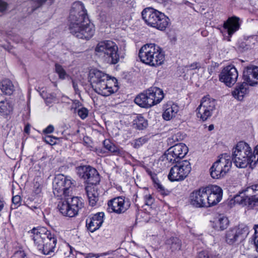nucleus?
Listing matches in <instances>:
<instances>
[{
	"instance_id": "obj_23",
	"label": "nucleus",
	"mask_w": 258,
	"mask_h": 258,
	"mask_svg": "<svg viewBox=\"0 0 258 258\" xmlns=\"http://www.w3.org/2000/svg\"><path fill=\"white\" fill-rule=\"evenodd\" d=\"M178 111L179 107L177 104L169 102L163 106V118L166 120H170L176 116Z\"/></svg>"
},
{
	"instance_id": "obj_43",
	"label": "nucleus",
	"mask_w": 258,
	"mask_h": 258,
	"mask_svg": "<svg viewBox=\"0 0 258 258\" xmlns=\"http://www.w3.org/2000/svg\"><path fill=\"white\" fill-rule=\"evenodd\" d=\"M21 198L19 195L14 196L12 198V206L16 209L21 205Z\"/></svg>"
},
{
	"instance_id": "obj_33",
	"label": "nucleus",
	"mask_w": 258,
	"mask_h": 258,
	"mask_svg": "<svg viewBox=\"0 0 258 258\" xmlns=\"http://www.w3.org/2000/svg\"><path fill=\"white\" fill-rule=\"evenodd\" d=\"M13 110V106L8 100L0 101V112L3 115H8Z\"/></svg>"
},
{
	"instance_id": "obj_48",
	"label": "nucleus",
	"mask_w": 258,
	"mask_h": 258,
	"mask_svg": "<svg viewBox=\"0 0 258 258\" xmlns=\"http://www.w3.org/2000/svg\"><path fill=\"white\" fill-rule=\"evenodd\" d=\"M146 205L150 206L151 205L154 201V198L151 195H146L144 197Z\"/></svg>"
},
{
	"instance_id": "obj_57",
	"label": "nucleus",
	"mask_w": 258,
	"mask_h": 258,
	"mask_svg": "<svg viewBox=\"0 0 258 258\" xmlns=\"http://www.w3.org/2000/svg\"><path fill=\"white\" fill-rule=\"evenodd\" d=\"M86 258H97V256L93 253H89Z\"/></svg>"
},
{
	"instance_id": "obj_13",
	"label": "nucleus",
	"mask_w": 258,
	"mask_h": 258,
	"mask_svg": "<svg viewBox=\"0 0 258 258\" xmlns=\"http://www.w3.org/2000/svg\"><path fill=\"white\" fill-rule=\"evenodd\" d=\"M216 101L207 95L202 98L201 103L197 108L198 117L203 121L209 119L216 110Z\"/></svg>"
},
{
	"instance_id": "obj_42",
	"label": "nucleus",
	"mask_w": 258,
	"mask_h": 258,
	"mask_svg": "<svg viewBox=\"0 0 258 258\" xmlns=\"http://www.w3.org/2000/svg\"><path fill=\"white\" fill-rule=\"evenodd\" d=\"M254 234L252 236V240L256 247V250L258 252V225H254Z\"/></svg>"
},
{
	"instance_id": "obj_60",
	"label": "nucleus",
	"mask_w": 258,
	"mask_h": 258,
	"mask_svg": "<svg viewBox=\"0 0 258 258\" xmlns=\"http://www.w3.org/2000/svg\"><path fill=\"white\" fill-rule=\"evenodd\" d=\"M30 208L33 211H34L35 210H38V208L35 206H32Z\"/></svg>"
},
{
	"instance_id": "obj_18",
	"label": "nucleus",
	"mask_w": 258,
	"mask_h": 258,
	"mask_svg": "<svg viewBox=\"0 0 258 258\" xmlns=\"http://www.w3.org/2000/svg\"><path fill=\"white\" fill-rule=\"evenodd\" d=\"M238 77L237 69L233 65H229L222 70L219 76V80L227 86L231 87L236 82Z\"/></svg>"
},
{
	"instance_id": "obj_36",
	"label": "nucleus",
	"mask_w": 258,
	"mask_h": 258,
	"mask_svg": "<svg viewBox=\"0 0 258 258\" xmlns=\"http://www.w3.org/2000/svg\"><path fill=\"white\" fill-rule=\"evenodd\" d=\"M104 147L111 152L117 154L119 151L116 147L110 143L109 140H105L103 142Z\"/></svg>"
},
{
	"instance_id": "obj_12",
	"label": "nucleus",
	"mask_w": 258,
	"mask_h": 258,
	"mask_svg": "<svg viewBox=\"0 0 258 258\" xmlns=\"http://www.w3.org/2000/svg\"><path fill=\"white\" fill-rule=\"evenodd\" d=\"M191 170L190 163L187 160L178 162L170 169L168 179L171 181H182L188 175Z\"/></svg>"
},
{
	"instance_id": "obj_47",
	"label": "nucleus",
	"mask_w": 258,
	"mask_h": 258,
	"mask_svg": "<svg viewBox=\"0 0 258 258\" xmlns=\"http://www.w3.org/2000/svg\"><path fill=\"white\" fill-rule=\"evenodd\" d=\"M56 138L53 137L51 136H46L44 138L45 142L50 145H54L55 144Z\"/></svg>"
},
{
	"instance_id": "obj_27",
	"label": "nucleus",
	"mask_w": 258,
	"mask_h": 258,
	"mask_svg": "<svg viewBox=\"0 0 258 258\" xmlns=\"http://www.w3.org/2000/svg\"><path fill=\"white\" fill-rule=\"evenodd\" d=\"M152 100H154V104L156 105L159 103L164 98V93L162 89L159 88L154 87L149 89Z\"/></svg>"
},
{
	"instance_id": "obj_32",
	"label": "nucleus",
	"mask_w": 258,
	"mask_h": 258,
	"mask_svg": "<svg viewBox=\"0 0 258 258\" xmlns=\"http://www.w3.org/2000/svg\"><path fill=\"white\" fill-rule=\"evenodd\" d=\"M97 70L91 69L89 73L88 80L91 86V89L95 93L97 92Z\"/></svg>"
},
{
	"instance_id": "obj_7",
	"label": "nucleus",
	"mask_w": 258,
	"mask_h": 258,
	"mask_svg": "<svg viewBox=\"0 0 258 258\" xmlns=\"http://www.w3.org/2000/svg\"><path fill=\"white\" fill-rule=\"evenodd\" d=\"M142 16L148 26L161 31L164 30L169 24V19L164 14L151 7L144 9Z\"/></svg>"
},
{
	"instance_id": "obj_56",
	"label": "nucleus",
	"mask_w": 258,
	"mask_h": 258,
	"mask_svg": "<svg viewBox=\"0 0 258 258\" xmlns=\"http://www.w3.org/2000/svg\"><path fill=\"white\" fill-rule=\"evenodd\" d=\"M73 86L76 92H77L79 91L78 84L77 83H76L74 81H73Z\"/></svg>"
},
{
	"instance_id": "obj_28",
	"label": "nucleus",
	"mask_w": 258,
	"mask_h": 258,
	"mask_svg": "<svg viewBox=\"0 0 258 258\" xmlns=\"http://www.w3.org/2000/svg\"><path fill=\"white\" fill-rule=\"evenodd\" d=\"M149 174L154 183V187L157 189L158 191L163 196L168 195L169 193V191L166 189L165 187L161 184L159 180L157 177V174L152 172H150Z\"/></svg>"
},
{
	"instance_id": "obj_10",
	"label": "nucleus",
	"mask_w": 258,
	"mask_h": 258,
	"mask_svg": "<svg viewBox=\"0 0 258 258\" xmlns=\"http://www.w3.org/2000/svg\"><path fill=\"white\" fill-rule=\"evenodd\" d=\"M84 207L83 200L78 197L67 198L60 201L57 205L59 212L64 216L73 217L78 215L80 210Z\"/></svg>"
},
{
	"instance_id": "obj_35",
	"label": "nucleus",
	"mask_w": 258,
	"mask_h": 258,
	"mask_svg": "<svg viewBox=\"0 0 258 258\" xmlns=\"http://www.w3.org/2000/svg\"><path fill=\"white\" fill-rule=\"evenodd\" d=\"M148 141V138L146 137H142L137 139L135 140L132 143V145L135 148H139L144 144L146 143Z\"/></svg>"
},
{
	"instance_id": "obj_8",
	"label": "nucleus",
	"mask_w": 258,
	"mask_h": 258,
	"mask_svg": "<svg viewBox=\"0 0 258 258\" xmlns=\"http://www.w3.org/2000/svg\"><path fill=\"white\" fill-rule=\"evenodd\" d=\"M75 181L69 176L56 175L53 181V192L58 197L72 196L75 188Z\"/></svg>"
},
{
	"instance_id": "obj_11",
	"label": "nucleus",
	"mask_w": 258,
	"mask_h": 258,
	"mask_svg": "<svg viewBox=\"0 0 258 258\" xmlns=\"http://www.w3.org/2000/svg\"><path fill=\"white\" fill-rule=\"evenodd\" d=\"M234 202L239 205L247 206L250 208L258 206V184L248 187L244 191L235 196Z\"/></svg>"
},
{
	"instance_id": "obj_45",
	"label": "nucleus",
	"mask_w": 258,
	"mask_h": 258,
	"mask_svg": "<svg viewBox=\"0 0 258 258\" xmlns=\"http://www.w3.org/2000/svg\"><path fill=\"white\" fill-rule=\"evenodd\" d=\"M199 258H218L216 255H209L208 252L206 250L200 251L198 254Z\"/></svg>"
},
{
	"instance_id": "obj_2",
	"label": "nucleus",
	"mask_w": 258,
	"mask_h": 258,
	"mask_svg": "<svg viewBox=\"0 0 258 258\" xmlns=\"http://www.w3.org/2000/svg\"><path fill=\"white\" fill-rule=\"evenodd\" d=\"M31 232L34 245L39 251L45 255L54 253L57 239L53 233L45 227L33 228Z\"/></svg>"
},
{
	"instance_id": "obj_62",
	"label": "nucleus",
	"mask_w": 258,
	"mask_h": 258,
	"mask_svg": "<svg viewBox=\"0 0 258 258\" xmlns=\"http://www.w3.org/2000/svg\"><path fill=\"white\" fill-rule=\"evenodd\" d=\"M70 251H70V252H71V253H72V248H70Z\"/></svg>"
},
{
	"instance_id": "obj_5",
	"label": "nucleus",
	"mask_w": 258,
	"mask_h": 258,
	"mask_svg": "<svg viewBox=\"0 0 258 258\" xmlns=\"http://www.w3.org/2000/svg\"><path fill=\"white\" fill-rule=\"evenodd\" d=\"M118 46L111 40L98 43V58L103 62L115 64L119 61Z\"/></svg>"
},
{
	"instance_id": "obj_19",
	"label": "nucleus",
	"mask_w": 258,
	"mask_h": 258,
	"mask_svg": "<svg viewBox=\"0 0 258 258\" xmlns=\"http://www.w3.org/2000/svg\"><path fill=\"white\" fill-rule=\"evenodd\" d=\"M206 187L207 188L206 192L208 196L207 197V207L216 205L222 199V189L220 187L216 185H212Z\"/></svg>"
},
{
	"instance_id": "obj_14",
	"label": "nucleus",
	"mask_w": 258,
	"mask_h": 258,
	"mask_svg": "<svg viewBox=\"0 0 258 258\" xmlns=\"http://www.w3.org/2000/svg\"><path fill=\"white\" fill-rule=\"evenodd\" d=\"M188 152V148L182 143L177 144L170 147L162 156L163 160L169 162H178V160L183 158Z\"/></svg>"
},
{
	"instance_id": "obj_31",
	"label": "nucleus",
	"mask_w": 258,
	"mask_h": 258,
	"mask_svg": "<svg viewBox=\"0 0 258 258\" xmlns=\"http://www.w3.org/2000/svg\"><path fill=\"white\" fill-rule=\"evenodd\" d=\"M133 127L138 130H143L148 126V122L142 115H138L134 119Z\"/></svg>"
},
{
	"instance_id": "obj_22",
	"label": "nucleus",
	"mask_w": 258,
	"mask_h": 258,
	"mask_svg": "<svg viewBox=\"0 0 258 258\" xmlns=\"http://www.w3.org/2000/svg\"><path fill=\"white\" fill-rule=\"evenodd\" d=\"M149 89L139 94L135 99V102L142 107L149 108L155 105L154 100H152Z\"/></svg>"
},
{
	"instance_id": "obj_17",
	"label": "nucleus",
	"mask_w": 258,
	"mask_h": 258,
	"mask_svg": "<svg viewBox=\"0 0 258 258\" xmlns=\"http://www.w3.org/2000/svg\"><path fill=\"white\" fill-rule=\"evenodd\" d=\"M206 187L194 190L189 196L190 204L196 208H207Z\"/></svg>"
},
{
	"instance_id": "obj_1",
	"label": "nucleus",
	"mask_w": 258,
	"mask_h": 258,
	"mask_svg": "<svg viewBox=\"0 0 258 258\" xmlns=\"http://www.w3.org/2000/svg\"><path fill=\"white\" fill-rule=\"evenodd\" d=\"M69 21L71 33L79 39H89L95 33V26L90 22L87 10L81 2L73 3Z\"/></svg>"
},
{
	"instance_id": "obj_15",
	"label": "nucleus",
	"mask_w": 258,
	"mask_h": 258,
	"mask_svg": "<svg viewBox=\"0 0 258 258\" xmlns=\"http://www.w3.org/2000/svg\"><path fill=\"white\" fill-rule=\"evenodd\" d=\"M130 202L123 196L114 198L107 202V211L109 213L116 214L124 213L130 207Z\"/></svg>"
},
{
	"instance_id": "obj_54",
	"label": "nucleus",
	"mask_w": 258,
	"mask_h": 258,
	"mask_svg": "<svg viewBox=\"0 0 258 258\" xmlns=\"http://www.w3.org/2000/svg\"><path fill=\"white\" fill-rule=\"evenodd\" d=\"M15 256L16 257H18L24 258V257L25 256V255L23 251H17L15 253Z\"/></svg>"
},
{
	"instance_id": "obj_39",
	"label": "nucleus",
	"mask_w": 258,
	"mask_h": 258,
	"mask_svg": "<svg viewBox=\"0 0 258 258\" xmlns=\"http://www.w3.org/2000/svg\"><path fill=\"white\" fill-rule=\"evenodd\" d=\"M258 37L255 35L250 36L248 37L247 39L245 40V43L246 46H247L246 49H248L251 48L252 45H254V44L257 42V39Z\"/></svg>"
},
{
	"instance_id": "obj_41",
	"label": "nucleus",
	"mask_w": 258,
	"mask_h": 258,
	"mask_svg": "<svg viewBox=\"0 0 258 258\" xmlns=\"http://www.w3.org/2000/svg\"><path fill=\"white\" fill-rule=\"evenodd\" d=\"M54 0H36L34 2V9L39 8L44 4H46L48 5H51L54 3Z\"/></svg>"
},
{
	"instance_id": "obj_50",
	"label": "nucleus",
	"mask_w": 258,
	"mask_h": 258,
	"mask_svg": "<svg viewBox=\"0 0 258 258\" xmlns=\"http://www.w3.org/2000/svg\"><path fill=\"white\" fill-rule=\"evenodd\" d=\"M54 127L52 125H49L43 131L45 134H50L53 132Z\"/></svg>"
},
{
	"instance_id": "obj_29",
	"label": "nucleus",
	"mask_w": 258,
	"mask_h": 258,
	"mask_svg": "<svg viewBox=\"0 0 258 258\" xmlns=\"http://www.w3.org/2000/svg\"><path fill=\"white\" fill-rule=\"evenodd\" d=\"M0 88L4 93L9 95L12 94L14 90V86L9 79H5L1 82Z\"/></svg>"
},
{
	"instance_id": "obj_46",
	"label": "nucleus",
	"mask_w": 258,
	"mask_h": 258,
	"mask_svg": "<svg viewBox=\"0 0 258 258\" xmlns=\"http://www.w3.org/2000/svg\"><path fill=\"white\" fill-rule=\"evenodd\" d=\"M104 216L105 214L103 212L98 213V229L102 226L103 223L104 222Z\"/></svg>"
},
{
	"instance_id": "obj_52",
	"label": "nucleus",
	"mask_w": 258,
	"mask_h": 258,
	"mask_svg": "<svg viewBox=\"0 0 258 258\" xmlns=\"http://www.w3.org/2000/svg\"><path fill=\"white\" fill-rule=\"evenodd\" d=\"M156 2L166 6L171 3L170 0H156Z\"/></svg>"
},
{
	"instance_id": "obj_61",
	"label": "nucleus",
	"mask_w": 258,
	"mask_h": 258,
	"mask_svg": "<svg viewBox=\"0 0 258 258\" xmlns=\"http://www.w3.org/2000/svg\"><path fill=\"white\" fill-rule=\"evenodd\" d=\"M94 50H95V51H97V47H96L95 48Z\"/></svg>"
},
{
	"instance_id": "obj_53",
	"label": "nucleus",
	"mask_w": 258,
	"mask_h": 258,
	"mask_svg": "<svg viewBox=\"0 0 258 258\" xmlns=\"http://www.w3.org/2000/svg\"><path fill=\"white\" fill-rule=\"evenodd\" d=\"M252 154L255 156V164L258 161V145L255 147L253 152H252Z\"/></svg>"
},
{
	"instance_id": "obj_21",
	"label": "nucleus",
	"mask_w": 258,
	"mask_h": 258,
	"mask_svg": "<svg viewBox=\"0 0 258 258\" xmlns=\"http://www.w3.org/2000/svg\"><path fill=\"white\" fill-rule=\"evenodd\" d=\"M77 172L79 176L87 179V183H97V173L95 168L90 166H82L78 167Z\"/></svg>"
},
{
	"instance_id": "obj_24",
	"label": "nucleus",
	"mask_w": 258,
	"mask_h": 258,
	"mask_svg": "<svg viewBox=\"0 0 258 258\" xmlns=\"http://www.w3.org/2000/svg\"><path fill=\"white\" fill-rule=\"evenodd\" d=\"M229 223L227 217L220 215L214 219L212 223V227L216 230L222 231L228 227Z\"/></svg>"
},
{
	"instance_id": "obj_6",
	"label": "nucleus",
	"mask_w": 258,
	"mask_h": 258,
	"mask_svg": "<svg viewBox=\"0 0 258 258\" xmlns=\"http://www.w3.org/2000/svg\"><path fill=\"white\" fill-rule=\"evenodd\" d=\"M244 81L241 84L237 86L233 91V96L238 100H241L247 91V86H254L258 84V67L254 66H248L243 72Z\"/></svg>"
},
{
	"instance_id": "obj_59",
	"label": "nucleus",
	"mask_w": 258,
	"mask_h": 258,
	"mask_svg": "<svg viewBox=\"0 0 258 258\" xmlns=\"http://www.w3.org/2000/svg\"><path fill=\"white\" fill-rule=\"evenodd\" d=\"M214 125L211 124L209 126L208 130H209V131H212L214 129Z\"/></svg>"
},
{
	"instance_id": "obj_3",
	"label": "nucleus",
	"mask_w": 258,
	"mask_h": 258,
	"mask_svg": "<svg viewBox=\"0 0 258 258\" xmlns=\"http://www.w3.org/2000/svg\"><path fill=\"white\" fill-rule=\"evenodd\" d=\"M232 158L234 165L241 168L255 165L256 160L251 147L244 142H238L233 148Z\"/></svg>"
},
{
	"instance_id": "obj_34",
	"label": "nucleus",
	"mask_w": 258,
	"mask_h": 258,
	"mask_svg": "<svg viewBox=\"0 0 258 258\" xmlns=\"http://www.w3.org/2000/svg\"><path fill=\"white\" fill-rule=\"evenodd\" d=\"M97 215L90 216L86 220V227L88 230L93 233L97 230Z\"/></svg>"
},
{
	"instance_id": "obj_26",
	"label": "nucleus",
	"mask_w": 258,
	"mask_h": 258,
	"mask_svg": "<svg viewBox=\"0 0 258 258\" xmlns=\"http://www.w3.org/2000/svg\"><path fill=\"white\" fill-rule=\"evenodd\" d=\"M215 162L226 173L230 170L232 166L231 157L227 154L221 155Z\"/></svg>"
},
{
	"instance_id": "obj_38",
	"label": "nucleus",
	"mask_w": 258,
	"mask_h": 258,
	"mask_svg": "<svg viewBox=\"0 0 258 258\" xmlns=\"http://www.w3.org/2000/svg\"><path fill=\"white\" fill-rule=\"evenodd\" d=\"M171 248L172 251L179 250L181 247V242L177 238H173L171 240Z\"/></svg>"
},
{
	"instance_id": "obj_58",
	"label": "nucleus",
	"mask_w": 258,
	"mask_h": 258,
	"mask_svg": "<svg viewBox=\"0 0 258 258\" xmlns=\"http://www.w3.org/2000/svg\"><path fill=\"white\" fill-rule=\"evenodd\" d=\"M4 206V202L1 201V200H0V212L3 209Z\"/></svg>"
},
{
	"instance_id": "obj_37",
	"label": "nucleus",
	"mask_w": 258,
	"mask_h": 258,
	"mask_svg": "<svg viewBox=\"0 0 258 258\" xmlns=\"http://www.w3.org/2000/svg\"><path fill=\"white\" fill-rule=\"evenodd\" d=\"M55 70L56 73L58 75L59 78L60 79H64L68 76L64 69L59 64H55Z\"/></svg>"
},
{
	"instance_id": "obj_49",
	"label": "nucleus",
	"mask_w": 258,
	"mask_h": 258,
	"mask_svg": "<svg viewBox=\"0 0 258 258\" xmlns=\"http://www.w3.org/2000/svg\"><path fill=\"white\" fill-rule=\"evenodd\" d=\"M8 4L3 0H0V12H3L8 9Z\"/></svg>"
},
{
	"instance_id": "obj_55",
	"label": "nucleus",
	"mask_w": 258,
	"mask_h": 258,
	"mask_svg": "<svg viewBox=\"0 0 258 258\" xmlns=\"http://www.w3.org/2000/svg\"><path fill=\"white\" fill-rule=\"evenodd\" d=\"M30 130V126L29 124H27L25 125L24 128V132L27 134H29Z\"/></svg>"
},
{
	"instance_id": "obj_51",
	"label": "nucleus",
	"mask_w": 258,
	"mask_h": 258,
	"mask_svg": "<svg viewBox=\"0 0 258 258\" xmlns=\"http://www.w3.org/2000/svg\"><path fill=\"white\" fill-rule=\"evenodd\" d=\"M199 67H200L199 64L197 62L193 63L188 66V69H189L190 70H194L197 69L199 68Z\"/></svg>"
},
{
	"instance_id": "obj_40",
	"label": "nucleus",
	"mask_w": 258,
	"mask_h": 258,
	"mask_svg": "<svg viewBox=\"0 0 258 258\" xmlns=\"http://www.w3.org/2000/svg\"><path fill=\"white\" fill-rule=\"evenodd\" d=\"M182 139L180 133L178 132L168 139V143L171 145L176 142L182 140Z\"/></svg>"
},
{
	"instance_id": "obj_16",
	"label": "nucleus",
	"mask_w": 258,
	"mask_h": 258,
	"mask_svg": "<svg viewBox=\"0 0 258 258\" xmlns=\"http://www.w3.org/2000/svg\"><path fill=\"white\" fill-rule=\"evenodd\" d=\"M249 233V228L246 225H241L238 227L230 229L225 234V241L229 244H233L238 240L245 237Z\"/></svg>"
},
{
	"instance_id": "obj_9",
	"label": "nucleus",
	"mask_w": 258,
	"mask_h": 258,
	"mask_svg": "<svg viewBox=\"0 0 258 258\" xmlns=\"http://www.w3.org/2000/svg\"><path fill=\"white\" fill-rule=\"evenodd\" d=\"M98 94L103 96H108L117 91V80L114 77L98 71Z\"/></svg>"
},
{
	"instance_id": "obj_44",
	"label": "nucleus",
	"mask_w": 258,
	"mask_h": 258,
	"mask_svg": "<svg viewBox=\"0 0 258 258\" xmlns=\"http://www.w3.org/2000/svg\"><path fill=\"white\" fill-rule=\"evenodd\" d=\"M78 114L81 119H84L88 115V111L85 107H81L78 110Z\"/></svg>"
},
{
	"instance_id": "obj_20",
	"label": "nucleus",
	"mask_w": 258,
	"mask_h": 258,
	"mask_svg": "<svg viewBox=\"0 0 258 258\" xmlns=\"http://www.w3.org/2000/svg\"><path fill=\"white\" fill-rule=\"evenodd\" d=\"M241 23L242 20L236 16L229 17L224 22L223 27L228 34V41H230V38L240 29Z\"/></svg>"
},
{
	"instance_id": "obj_25",
	"label": "nucleus",
	"mask_w": 258,
	"mask_h": 258,
	"mask_svg": "<svg viewBox=\"0 0 258 258\" xmlns=\"http://www.w3.org/2000/svg\"><path fill=\"white\" fill-rule=\"evenodd\" d=\"M85 189L89 205L91 206H95L97 203L96 200L97 194L96 183H87Z\"/></svg>"
},
{
	"instance_id": "obj_30",
	"label": "nucleus",
	"mask_w": 258,
	"mask_h": 258,
	"mask_svg": "<svg viewBox=\"0 0 258 258\" xmlns=\"http://www.w3.org/2000/svg\"><path fill=\"white\" fill-rule=\"evenodd\" d=\"M210 173L213 178L218 179L223 177L227 173L215 162L210 168Z\"/></svg>"
},
{
	"instance_id": "obj_4",
	"label": "nucleus",
	"mask_w": 258,
	"mask_h": 258,
	"mask_svg": "<svg viewBox=\"0 0 258 258\" xmlns=\"http://www.w3.org/2000/svg\"><path fill=\"white\" fill-rule=\"evenodd\" d=\"M139 56L142 62L151 67H157L164 61L162 49L154 43L143 45L139 50Z\"/></svg>"
}]
</instances>
